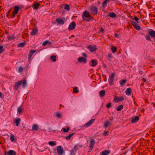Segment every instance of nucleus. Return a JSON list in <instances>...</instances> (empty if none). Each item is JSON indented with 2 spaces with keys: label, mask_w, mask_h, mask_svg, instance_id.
I'll return each mask as SVG.
<instances>
[{
  "label": "nucleus",
  "mask_w": 155,
  "mask_h": 155,
  "mask_svg": "<svg viewBox=\"0 0 155 155\" xmlns=\"http://www.w3.org/2000/svg\"><path fill=\"white\" fill-rule=\"evenodd\" d=\"M22 84L23 88H25L27 85V81L25 79L23 80H21L15 83L14 85L15 89V90H17L19 86Z\"/></svg>",
  "instance_id": "f257e3e1"
},
{
  "label": "nucleus",
  "mask_w": 155,
  "mask_h": 155,
  "mask_svg": "<svg viewBox=\"0 0 155 155\" xmlns=\"http://www.w3.org/2000/svg\"><path fill=\"white\" fill-rule=\"evenodd\" d=\"M90 11L91 14L94 15H96L98 12L97 9L94 5H93L90 8Z\"/></svg>",
  "instance_id": "f03ea898"
},
{
  "label": "nucleus",
  "mask_w": 155,
  "mask_h": 155,
  "mask_svg": "<svg viewBox=\"0 0 155 155\" xmlns=\"http://www.w3.org/2000/svg\"><path fill=\"white\" fill-rule=\"evenodd\" d=\"M21 8L20 6H15L14 7V10L12 13V18H14L15 16L18 13L19 10Z\"/></svg>",
  "instance_id": "7ed1b4c3"
},
{
  "label": "nucleus",
  "mask_w": 155,
  "mask_h": 155,
  "mask_svg": "<svg viewBox=\"0 0 155 155\" xmlns=\"http://www.w3.org/2000/svg\"><path fill=\"white\" fill-rule=\"evenodd\" d=\"M83 16V17L84 18H90L91 19V20H94V18L90 15L89 13L87 11H85L84 12L83 15H82V16Z\"/></svg>",
  "instance_id": "20e7f679"
},
{
  "label": "nucleus",
  "mask_w": 155,
  "mask_h": 155,
  "mask_svg": "<svg viewBox=\"0 0 155 155\" xmlns=\"http://www.w3.org/2000/svg\"><path fill=\"white\" fill-rule=\"evenodd\" d=\"M115 74L114 73H112L110 76L109 77V84L111 85L113 84V82L114 79V77L115 76Z\"/></svg>",
  "instance_id": "39448f33"
},
{
  "label": "nucleus",
  "mask_w": 155,
  "mask_h": 155,
  "mask_svg": "<svg viewBox=\"0 0 155 155\" xmlns=\"http://www.w3.org/2000/svg\"><path fill=\"white\" fill-rule=\"evenodd\" d=\"M57 150L58 155H61L63 153V149L61 146H58L57 147Z\"/></svg>",
  "instance_id": "423d86ee"
},
{
  "label": "nucleus",
  "mask_w": 155,
  "mask_h": 155,
  "mask_svg": "<svg viewBox=\"0 0 155 155\" xmlns=\"http://www.w3.org/2000/svg\"><path fill=\"white\" fill-rule=\"evenodd\" d=\"M76 23L75 22H72L69 25L68 28V29L69 31L74 30L76 27Z\"/></svg>",
  "instance_id": "0eeeda50"
},
{
  "label": "nucleus",
  "mask_w": 155,
  "mask_h": 155,
  "mask_svg": "<svg viewBox=\"0 0 155 155\" xmlns=\"http://www.w3.org/2000/svg\"><path fill=\"white\" fill-rule=\"evenodd\" d=\"M87 48L89 49L91 52H93L97 50V48L96 46L94 45L92 46L91 45L88 46L87 47Z\"/></svg>",
  "instance_id": "6e6552de"
},
{
  "label": "nucleus",
  "mask_w": 155,
  "mask_h": 155,
  "mask_svg": "<svg viewBox=\"0 0 155 155\" xmlns=\"http://www.w3.org/2000/svg\"><path fill=\"white\" fill-rule=\"evenodd\" d=\"M95 143V141L94 139H91L90 140V145L89 147L91 150L94 147Z\"/></svg>",
  "instance_id": "1a4fd4ad"
},
{
  "label": "nucleus",
  "mask_w": 155,
  "mask_h": 155,
  "mask_svg": "<svg viewBox=\"0 0 155 155\" xmlns=\"http://www.w3.org/2000/svg\"><path fill=\"white\" fill-rule=\"evenodd\" d=\"M95 119H91L89 121L84 125V126L87 127L90 126L94 121Z\"/></svg>",
  "instance_id": "9d476101"
},
{
  "label": "nucleus",
  "mask_w": 155,
  "mask_h": 155,
  "mask_svg": "<svg viewBox=\"0 0 155 155\" xmlns=\"http://www.w3.org/2000/svg\"><path fill=\"white\" fill-rule=\"evenodd\" d=\"M38 31V30L37 28V27H34L30 33V35H35L37 33Z\"/></svg>",
  "instance_id": "9b49d317"
},
{
  "label": "nucleus",
  "mask_w": 155,
  "mask_h": 155,
  "mask_svg": "<svg viewBox=\"0 0 155 155\" xmlns=\"http://www.w3.org/2000/svg\"><path fill=\"white\" fill-rule=\"evenodd\" d=\"M56 22L59 24L63 25L64 23V20L62 19V18H57L56 20Z\"/></svg>",
  "instance_id": "f8f14e48"
},
{
  "label": "nucleus",
  "mask_w": 155,
  "mask_h": 155,
  "mask_svg": "<svg viewBox=\"0 0 155 155\" xmlns=\"http://www.w3.org/2000/svg\"><path fill=\"white\" fill-rule=\"evenodd\" d=\"M78 61L80 63L83 62L84 63H86L87 61L85 58H84L83 57H79L78 59Z\"/></svg>",
  "instance_id": "ddd939ff"
},
{
  "label": "nucleus",
  "mask_w": 155,
  "mask_h": 155,
  "mask_svg": "<svg viewBox=\"0 0 155 155\" xmlns=\"http://www.w3.org/2000/svg\"><path fill=\"white\" fill-rule=\"evenodd\" d=\"M36 52V50H31L29 53L28 55V60L29 61L31 59V58L32 55L33 54Z\"/></svg>",
  "instance_id": "4468645a"
},
{
  "label": "nucleus",
  "mask_w": 155,
  "mask_h": 155,
  "mask_svg": "<svg viewBox=\"0 0 155 155\" xmlns=\"http://www.w3.org/2000/svg\"><path fill=\"white\" fill-rule=\"evenodd\" d=\"M139 120V117L138 116H136L135 117L131 119V122L132 123H134L137 122Z\"/></svg>",
  "instance_id": "2eb2a0df"
},
{
  "label": "nucleus",
  "mask_w": 155,
  "mask_h": 155,
  "mask_svg": "<svg viewBox=\"0 0 155 155\" xmlns=\"http://www.w3.org/2000/svg\"><path fill=\"white\" fill-rule=\"evenodd\" d=\"M149 34L151 37L154 38L155 40V31L152 29L150 30V31L149 32Z\"/></svg>",
  "instance_id": "dca6fc26"
},
{
  "label": "nucleus",
  "mask_w": 155,
  "mask_h": 155,
  "mask_svg": "<svg viewBox=\"0 0 155 155\" xmlns=\"http://www.w3.org/2000/svg\"><path fill=\"white\" fill-rule=\"evenodd\" d=\"M125 94L128 95H130L132 92V89L130 88H127L125 91Z\"/></svg>",
  "instance_id": "f3484780"
},
{
  "label": "nucleus",
  "mask_w": 155,
  "mask_h": 155,
  "mask_svg": "<svg viewBox=\"0 0 155 155\" xmlns=\"http://www.w3.org/2000/svg\"><path fill=\"white\" fill-rule=\"evenodd\" d=\"M7 154L8 155H16V152L12 150H10L7 152Z\"/></svg>",
  "instance_id": "a211bd4d"
},
{
  "label": "nucleus",
  "mask_w": 155,
  "mask_h": 155,
  "mask_svg": "<svg viewBox=\"0 0 155 155\" xmlns=\"http://www.w3.org/2000/svg\"><path fill=\"white\" fill-rule=\"evenodd\" d=\"M21 119L20 118H16L14 120V122L16 123V125L18 126L19 125V123L21 121Z\"/></svg>",
  "instance_id": "6ab92c4d"
},
{
  "label": "nucleus",
  "mask_w": 155,
  "mask_h": 155,
  "mask_svg": "<svg viewBox=\"0 0 155 155\" xmlns=\"http://www.w3.org/2000/svg\"><path fill=\"white\" fill-rule=\"evenodd\" d=\"M91 63H92V64H91V66H92V67L96 66L97 64V61L96 60L92 59L91 60Z\"/></svg>",
  "instance_id": "aec40b11"
},
{
  "label": "nucleus",
  "mask_w": 155,
  "mask_h": 155,
  "mask_svg": "<svg viewBox=\"0 0 155 155\" xmlns=\"http://www.w3.org/2000/svg\"><path fill=\"white\" fill-rule=\"evenodd\" d=\"M99 95L101 97H103L105 94V91L104 90H103L99 92Z\"/></svg>",
  "instance_id": "412c9836"
},
{
  "label": "nucleus",
  "mask_w": 155,
  "mask_h": 155,
  "mask_svg": "<svg viewBox=\"0 0 155 155\" xmlns=\"http://www.w3.org/2000/svg\"><path fill=\"white\" fill-rule=\"evenodd\" d=\"M110 153V151L109 150H105L102 151L101 153V155H107L109 154Z\"/></svg>",
  "instance_id": "4be33fe9"
},
{
  "label": "nucleus",
  "mask_w": 155,
  "mask_h": 155,
  "mask_svg": "<svg viewBox=\"0 0 155 155\" xmlns=\"http://www.w3.org/2000/svg\"><path fill=\"white\" fill-rule=\"evenodd\" d=\"M33 8L37 9L38 8V7L40 5L39 3L36 2L35 4H33Z\"/></svg>",
  "instance_id": "5701e85b"
},
{
  "label": "nucleus",
  "mask_w": 155,
  "mask_h": 155,
  "mask_svg": "<svg viewBox=\"0 0 155 155\" xmlns=\"http://www.w3.org/2000/svg\"><path fill=\"white\" fill-rule=\"evenodd\" d=\"M104 127L106 128H107V127H108L109 125H111V124L110 123L109 121H106L104 122Z\"/></svg>",
  "instance_id": "b1692460"
},
{
  "label": "nucleus",
  "mask_w": 155,
  "mask_h": 155,
  "mask_svg": "<svg viewBox=\"0 0 155 155\" xmlns=\"http://www.w3.org/2000/svg\"><path fill=\"white\" fill-rule=\"evenodd\" d=\"M108 16L111 17L112 18H114L116 16V15L115 13L113 12H110L109 14L108 15Z\"/></svg>",
  "instance_id": "393cba45"
},
{
  "label": "nucleus",
  "mask_w": 155,
  "mask_h": 155,
  "mask_svg": "<svg viewBox=\"0 0 155 155\" xmlns=\"http://www.w3.org/2000/svg\"><path fill=\"white\" fill-rule=\"evenodd\" d=\"M124 98L123 97L121 96L119 97H117L116 99V101L118 102L122 101L124 100Z\"/></svg>",
  "instance_id": "a878e982"
},
{
  "label": "nucleus",
  "mask_w": 155,
  "mask_h": 155,
  "mask_svg": "<svg viewBox=\"0 0 155 155\" xmlns=\"http://www.w3.org/2000/svg\"><path fill=\"white\" fill-rule=\"evenodd\" d=\"M10 140L12 142H13L15 140H16V139L15 138L14 135L12 134L10 137Z\"/></svg>",
  "instance_id": "bb28decb"
},
{
  "label": "nucleus",
  "mask_w": 155,
  "mask_h": 155,
  "mask_svg": "<svg viewBox=\"0 0 155 155\" xmlns=\"http://www.w3.org/2000/svg\"><path fill=\"white\" fill-rule=\"evenodd\" d=\"M127 81V80L126 79H124V80H121L120 82V84L121 85H124L125 84V83H126Z\"/></svg>",
  "instance_id": "cd10ccee"
},
{
  "label": "nucleus",
  "mask_w": 155,
  "mask_h": 155,
  "mask_svg": "<svg viewBox=\"0 0 155 155\" xmlns=\"http://www.w3.org/2000/svg\"><path fill=\"white\" fill-rule=\"evenodd\" d=\"M123 108V105H120L118 106L117 108V111H120Z\"/></svg>",
  "instance_id": "c85d7f7f"
},
{
  "label": "nucleus",
  "mask_w": 155,
  "mask_h": 155,
  "mask_svg": "<svg viewBox=\"0 0 155 155\" xmlns=\"http://www.w3.org/2000/svg\"><path fill=\"white\" fill-rule=\"evenodd\" d=\"M48 43L49 44V45H51V42H49V41L46 40V41H44L43 42V43L42 44V45L43 46H45L47 45V44H48Z\"/></svg>",
  "instance_id": "c756f323"
},
{
  "label": "nucleus",
  "mask_w": 155,
  "mask_h": 155,
  "mask_svg": "<svg viewBox=\"0 0 155 155\" xmlns=\"http://www.w3.org/2000/svg\"><path fill=\"white\" fill-rule=\"evenodd\" d=\"M113 53H115L117 51V48L116 46H113L111 48Z\"/></svg>",
  "instance_id": "7c9ffc66"
},
{
  "label": "nucleus",
  "mask_w": 155,
  "mask_h": 155,
  "mask_svg": "<svg viewBox=\"0 0 155 155\" xmlns=\"http://www.w3.org/2000/svg\"><path fill=\"white\" fill-rule=\"evenodd\" d=\"M56 56L55 55H51L50 57L51 60L53 62H55L56 61Z\"/></svg>",
  "instance_id": "2f4dec72"
},
{
  "label": "nucleus",
  "mask_w": 155,
  "mask_h": 155,
  "mask_svg": "<svg viewBox=\"0 0 155 155\" xmlns=\"http://www.w3.org/2000/svg\"><path fill=\"white\" fill-rule=\"evenodd\" d=\"M38 127L37 125L36 124H34L33 125L32 127V130H38Z\"/></svg>",
  "instance_id": "473e14b6"
},
{
  "label": "nucleus",
  "mask_w": 155,
  "mask_h": 155,
  "mask_svg": "<svg viewBox=\"0 0 155 155\" xmlns=\"http://www.w3.org/2000/svg\"><path fill=\"white\" fill-rule=\"evenodd\" d=\"M134 27L137 30H140L141 29L140 26H139L137 24L136 25L134 26Z\"/></svg>",
  "instance_id": "72a5a7b5"
},
{
  "label": "nucleus",
  "mask_w": 155,
  "mask_h": 155,
  "mask_svg": "<svg viewBox=\"0 0 155 155\" xmlns=\"http://www.w3.org/2000/svg\"><path fill=\"white\" fill-rule=\"evenodd\" d=\"M48 144L51 146H55L56 145V143L53 141H50L49 142Z\"/></svg>",
  "instance_id": "f704fd0d"
},
{
  "label": "nucleus",
  "mask_w": 155,
  "mask_h": 155,
  "mask_svg": "<svg viewBox=\"0 0 155 155\" xmlns=\"http://www.w3.org/2000/svg\"><path fill=\"white\" fill-rule=\"evenodd\" d=\"M7 38L8 40H10L14 39L15 38L13 35H12L11 36H8L7 37Z\"/></svg>",
  "instance_id": "c9c22d12"
},
{
  "label": "nucleus",
  "mask_w": 155,
  "mask_h": 155,
  "mask_svg": "<svg viewBox=\"0 0 155 155\" xmlns=\"http://www.w3.org/2000/svg\"><path fill=\"white\" fill-rule=\"evenodd\" d=\"M74 91H73V93H78V87H75L73 88Z\"/></svg>",
  "instance_id": "e433bc0d"
},
{
  "label": "nucleus",
  "mask_w": 155,
  "mask_h": 155,
  "mask_svg": "<svg viewBox=\"0 0 155 155\" xmlns=\"http://www.w3.org/2000/svg\"><path fill=\"white\" fill-rule=\"evenodd\" d=\"M25 45V43L24 42H22L20 43L18 45V47H24Z\"/></svg>",
  "instance_id": "4c0bfd02"
},
{
  "label": "nucleus",
  "mask_w": 155,
  "mask_h": 155,
  "mask_svg": "<svg viewBox=\"0 0 155 155\" xmlns=\"http://www.w3.org/2000/svg\"><path fill=\"white\" fill-rule=\"evenodd\" d=\"M70 127H68L66 129L65 128L62 129V130L64 131V132H68L70 130Z\"/></svg>",
  "instance_id": "58836bf2"
},
{
  "label": "nucleus",
  "mask_w": 155,
  "mask_h": 155,
  "mask_svg": "<svg viewBox=\"0 0 155 155\" xmlns=\"http://www.w3.org/2000/svg\"><path fill=\"white\" fill-rule=\"evenodd\" d=\"M82 18H83V20L84 21H90L91 20V19L90 18H85L83 17V16H82Z\"/></svg>",
  "instance_id": "ea45409f"
},
{
  "label": "nucleus",
  "mask_w": 155,
  "mask_h": 155,
  "mask_svg": "<svg viewBox=\"0 0 155 155\" xmlns=\"http://www.w3.org/2000/svg\"><path fill=\"white\" fill-rule=\"evenodd\" d=\"M64 8V9H66L67 10H69L70 8L69 5L67 4L65 5Z\"/></svg>",
  "instance_id": "a19ab883"
},
{
  "label": "nucleus",
  "mask_w": 155,
  "mask_h": 155,
  "mask_svg": "<svg viewBox=\"0 0 155 155\" xmlns=\"http://www.w3.org/2000/svg\"><path fill=\"white\" fill-rule=\"evenodd\" d=\"M18 71L20 73H21L23 71V68L22 67H19L18 68Z\"/></svg>",
  "instance_id": "79ce46f5"
},
{
  "label": "nucleus",
  "mask_w": 155,
  "mask_h": 155,
  "mask_svg": "<svg viewBox=\"0 0 155 155\" xmlns=\"http://www.w3.org/2000/svg\"><path fill=\"white\" fill-rule=\"evenodd\" d=\"M18 112L19 113V114H21L22 112V109L21 108V107H19L17 109Z\"/></svg>",
  "instance_id": "37998d69"
},
{
  "label": "nucleus",
  "mask_w": 155,
  "mask_h": 155,
  "mask_svg": "<svg viewBox=\"0 0 155 155\" xmlns=\"http://www.w3.org/2000/svg\"><path fill=\"white\" fill-rule=\"evenodd\" d=\"M137 24V22H135L134 21H131V24H132L134 27Z\"/></svg>",
  "instance_id": "c03bdc74"
},
{
  "label": "nucleus",
  "mask_w": 155,
  "mask_h": 155,
  "mask_svg": "<svg viewBox=\"0 0 155 155\" xmlns=\"http://www.w3.org/2000/svg\"><path fill=\"white\" fill-rule=\"evenodd\" d=\"M56 116L57 117H58V118H61V115L59 113H57Z\"/></svg>",
  "instance_id": "a18cd8bd"
},
{
  "label": "nucleus",
  "mask_w": 155,
  "mask_h": 155,
  "mask_svg": "<svg viewBox=\"0 0 155 155\" xmlns=\"http://www.w3.org/2000/svg\"><path fill=\"white\" fill-rule=\"evenodd\" d=\"M75 151L74 150H72L71 152V155H74L75 154Z\"/></svg>",
  "instance_id": "49530a36"
},
{
  "label": "nucleus",
  "mask_w": 155,
  "mask_h": 155,
  "mask_svg": "<svg viewBox=\"0 0 155 155\" xmlns=\"http://www.w3.org/2000/svg\"><path fill=\"white\" fill-rule=\"evenodd\" d=\"M107 1L106 0H105L103 3L102 5L103 7H105L107 6Z\"/></svg>",
  "instance_id": "de8ad7c7"
},
{
  "label": "nucleus",
  "mask_w": 155,
  "mask_h": 155,
  "mask_svg": "<svg viewBox=\"0 0 155 155\" xmlns=\"http://www.w3.org/2000/svg\"><path fill=\"white\" fill-rule=\"evenodd\" d=\"M133 20H135V21L137 22V23H138V21L139 20V19L137 18L136 16H135L134 18L133 19Z\"/></svg>",
  "instance_id": "09e8293b"
},
{
  "label": "nucleus",
  "mask_w": 155,
  "mask_h": 155,
  "mask_svg": "<svg viewBox=\"0 0 155 155\" xmlns=\"http://www.w3.org/2000/svg\"><path fill=\"white\" fill-rule=\"evenodd\" d=\"M145 38L148 41H151L150 38L149 36L146 35L145 36Z\"/></svg>",
  "instance_id": "8fccbe9b"
},
{
  "label": "nucleus",
  "mask_w": 155,
  "mask_h": 155,
  "mask_svg": "<svg viewBox=\"0 0 155 155\" xmlns=\"http://www.w3.org/2000/svg\"><path fill=\"white\" fill-rule=\"evenodd\" d=\"M106 107L108 108H110L111 106V103H109L107 104L106 105Z\"/></svg>",
  "instance_id": "3c124183"
},
{
  "label": "nucleus",
  "mask_w": 155,
  "mask_h": 155,
  "mask_svg": "<svg viewBox=\"0 0 155 155\" xmlns=\"http://www.w3.org/2000/svg\"><path fill=\"white\" fill-rule=\"evenodd\" d=\"M78 145H76L74 147V149L73 150H74L75 151H76L78 149Z\"/></svg>",
  "instance_id": "603ef678"
},
{
  "label": "nucleus",
  "mask_w": 155,
  "mask_h": 155,
  "mask_svg": "<svg viewBox=\"0 0 155 155\" xmlns=\"http://www.w3.org/2000/svg\"><path fill=\"white\" fill-rule=\"evenodd\" d=\"M104 31V29L102 27L100 28V32L103 33Z\"/></svg>",
  "instance_id": "864d4df0"
},
{
  "label": "nucleus",
  "mask_w": 155,
  "mask_h": 155,
  "mask_svg": "<svg viewBox=\"0 0 155 155\" xmlns=\"http://www.w3.org/2000/svg\"><path fill=\"white\" fill-rule=\"evenodd\" d=\"M64 138L67 140H70L71 138V137H70L69 136V135L65 137Z\"/></svg>",
  "instance_id": "5fc2aeb1"
},
{
  "label": "nucleus",
  "mask_w": 155,
  "mask_h": 155,
  "mask_svg": "<svg viewBox=\"0 0 155 155\" xmlns=\"http://www.w3.org/2000/svg\"><path fill=\"white\" fill-rule=\"evenodd\" d=\"M82 55L85 58H87V55L85 53H82Z\"/></svg>",
  "instance_id": "6e6d98bb"
},
{
  "label": "nucleus",
  "mask_w": 155,
  "mask_h": 155,
  "mask_svg": "<svg viewBox=\"0 0 155 155\" xmlns=\"http://www.w3.org/2000/svg\"><path fill=\"white\" fill-rule=\"evenodd\" d=\"M112 54H108V57L109 58H112Z\"/></svg>",
  "instance_id": "4d7b16f0"
},
{
  "label": "nucleus",
  "mask_w": 155,
  "mask_h": 155,
  "mask_svg": "<svg viewBox=\"0 0 155 155\" xmlns=\"http://www.w3.org/2000/svg\"><path fill=\"white\" fill-rule=\"evenodd\" d=\"M3 47L2 45H0V51H2V50H4V49H3Z\"/></svg>",
  "instance_id": "13d9d810"
},
{
  "label": "nucleus",
  "mask_w": 155,
  "mask_h": 155,
  "mask_svg": "<svg viewBox=\"0 0 155 155\" xmlns=\"http://www.w3.org/2000/svg\"><path fill=\"white\" fill-rule=\"evenodd\" d=\"M74 133H73L70 134L69 135L70 137H71V138L74 135Z\"/></svg>",
  "instance_id": "bf43d9fd"
},
{
  "label": "nucleus",
  "mask_w": 155,
  "mask_h": 155,
  "mask_svg": "<svg viewBox=\"0 0 155 155\" xmlns=\"http://www.w3.org/2000/svg\"><path fill=\"white\" fill-rule=\"evenodd\" d=\"M142 80L144 82H146L147 81L144 78H143L142 79Z\"/></svg>",
  "instance_id": "052dcab7"
},
{
  "label": "nucleus",
  "mask_w": 155,
  "mask_h": 155,
  "mask_svg": "<svg viewBox=\"0 0 155 155\" xmlns=\"http://www.w3.org/2000/svg\"><path fill=\"white\" fill-rule=\"evenodd\" d=\"M115 37H119V35L115 33Z\"/></svg>",
  "instance_id": "680f3d73"
},
{
  "label": "nucleus",
  "mask_w": 155,
  "mask_h": 155,
  "mask_svg": "<svg viewBox=\"0 0 155 155\" xmlns=\"http://www.w3.org/2000/svg\"><path fill=\"white\" fill-rule=\"evenodd\" d=\"M151 104L153 106V107H154L155 109V103H151Z\"/></svg>",
  "instance_id": "e2e57ef3"
},
{
  "label": "nucleus",
  "mask_w": 155,
  "mask_h": 155,
  "mask_svg": "<svg viewBox=\"0 0 155 155\" xmlns=\"http://www.w3.org/2000/svg\"><path fill=\"white\" fill-rule=\"evenodd\" d=\"M103 66L105 68H106L107 67V66L105 64H103Z\"/></svg>",
  "instance_id": "0e129e2a"
},
{
  "label": "nucleus",
  "mask_w": 155,
  "mask_h": 155,
  "mask_svg": "<svg viewBox=\"0 0 155 155\" xmlns=\"http://www.w3.org/2000/svg\"><path fill=\"white\" fill-rule=\"evenodd\" d=\"M11 9H10L9 11H8V12H7V14H9L10 12V11H11Z\"/></svg>",
  "instance_id": "69168bd1"
},
{
  "label": "nucleus",
  "mask_w": 155,
  "mask_h": 155,
  "mask_svg": "<svg viewBox=\"0 0 155 155\" xmlns=\"http://www.w3.org/2000/svg\"><path fill=\"white\" fill-rule=\"evenodd\" d=\"M113 120V117H110V120Z\"/></svg>",
  "instance_id": "338daca9"
},
{
  "label": "nucleus",
  "mask_w": 155,
  "mask_h": 155,
  "mask_svg": "<svg viewBox=\"0 0 155 155\" xmlns=\"http://www.w3.org/2000/svg\"><path fill=\"white\" fill-rule=\"evenodd\" d=\"M107 131H104L105 134H107Z\"/></svg>",
  "instance_id": "774afa93"
}]
</instances>
